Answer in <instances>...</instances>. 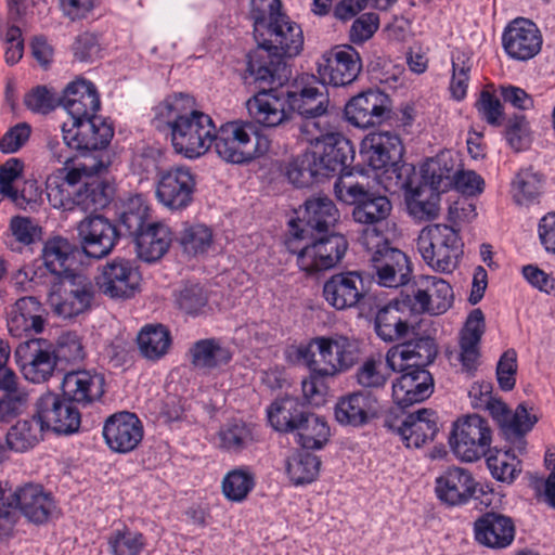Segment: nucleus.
<instances>
[{"label": "nucleus", "mask_w": 555, "mask_h": 555, "mask_svg": "<svg viewBox=\"0 0 555 555\" xmlns=\"http://www.w3.org/2000/svg\"><path fill=\"white\" fill-rule=\"evenodd\" d=\"M212 231L203 223L182 224L177 237L183 253L189 256H198L208 251L212 244Z\"/></svg>", "instance_id": "5fc2aeb1"}, {"label": "nucleus", "mask_w": 555, "mask_h": 555, "mask_svg": "<svg viewBox=\"0 0 555 555\" xmlns=\"http://www.w3.org/2000/svg\"><path fill=\"white\" fill-rule=\"evenodd\" d=\"M24 103L35 113L48 114L61 106V94L46 86H38L25 95Z\"/></svg>", "instance_id": "338daca9"}, {"label": "nucleus", "mask_w": 555, "mask_h": 555, "mask_svg": "<svg viewBox=\"0 0 555 555\" xmlns=\"http://www.w3.org/2000/svg\"><path fill=\"white\" fill-rule=\"evenodd\" d=\"M483 333V312L480 309H475L469 313L460 338V360L466 371L476 369L479 358L478 345Z\"/></svg>", "instance_id": "a18cd8bd"}, {"label": "nucleus", "mask_w": 555, "mask_h": 555, "mask_svg": "<svg viewBox=\"0 0 555 555\" xmlns=\"http://www.w3.org/2000/svg\"><path fill=\"white\" fill-rule=\"evenodd\" d=\"M107 543L112 555H141L145 550L146 539L141 532L124 529L114 531Z\"/></svg>", "instance_id": "052dcab7"}, {"label": "nucleus", "mask_w": 555, "mask_h": 555, "mask_svg": "<svg viewBox=\"0 0 555 555\" xmlns=\"http://www.w3.org/2000/svg\"><path fill=\"white\" fill-rule=\"evenodd\" d=\"M377 414V400L366 391L341 397L335 405V418L345 426L361 427Z\"/></svg>", "instance_id": "58836bf2"}, {"label": "nucleus", "mask_w": 555, "mask_h": 555, "mask_svg": "<svg viewBox=\"0 0 555 555\" xmlns=\"http://www.w3.org/2000/svg\"><path fill=\"white\" fill-rule=\"evenodd\" d=\"M312 347L320 349L325 360V367L320 370L323 376L333 377L349 370L358 361V351L346 337H317L312 339Z\"/></svg>", "instance_id": "c9c22d12"}, {"label": "nucleus", "mask_w": 555, "mask_h": 555, "mask_svg": "<svg viewBox=\"0 0 555 555\" xmlns=\"http://www.w3.org/2000/svg\"><path fill=\"white\" fill-rule=\"evenodd\" d=\"M103 436L112 451L128 453L141 442L143 427L135 414L124 411L113 414L106 420Z\"/></svg>", "instance_id": "c756f323"}, {"label": "nucleus", "mask_w": 555, "mask_h": 555, "mask_svg": "<svg viewBox=\"0 0 555 555\" xmlns=\"http://www.w3.org/2000/svg\"><path fill=\"white\" fill-rule=\"evenodd\" d=\"M391 100L378 89H369L351 98L345 106L346 119L359 128L380 125L390 118Z\"/></svg>", "instance_id": "412c9836"}, {"label": "nucleus", "mask_w": 555, "mask_h": 555, "mask_svg": "<svg viewBox=\"0 0 555 555\" xmlns=\"http://www.w3.org/2000/svg\"><path fill=\"white\" fill-rule=\"evenodd\" d=\"M270 425L280 433L293 434L295 442L306 450H321L330 440L326 420L310 411L298 398L276 399L267 410Z\"/></svg>", "instance_id": "f03ea898"}, {"label": "nucleus", "mask_w": 555, "mask_h": 555, "mask_svg": "<svg viewBox=\"0 0 555 555\" xmlns=\"http://www.w3.org/2000/svg\"><path fill=\"white\" fill-rule=\"evenodd\" d=\"M62 133L65 145L85 154L106 149L114 137V128L101 116L94 114L72 121L70 126L64 122Z\"/></svg>", "instance_id": "2eb2a0df"}, {"label": "nucleus", "mask_w": 555, "mask_h": 555, "mask_svg": "<svg viewBox=\"0 0 555 555\" xmlns=\"http://www.w3.org/2000/svg\"><path fill=\"white\" fill-rule=\"evenodd\" d=\"M297 214V219L289 221V232L299 242L314 233H327L339 219L338 209L327 196L308 198Z\"/></svg>", "instance_id": "f8f14e48"}, {"label": "nucleus", "mask_w": 555, "mask_h": 555, "mask_svg": "<svg viewBox=\"0 0 555 555\" xmlns=\"http://www.w3.org/2000/svg\"><path fill=\"white\" fill-rule=\"evenodd\" d=\"M486 408L498 423L504 439L512 443L519 453H524L526 450L525 436L538 422L537 416L529 414L525 403L518 404L512 412L503 401L492 397L488 399Z\"/></svg>", "instance_id": "a211bd4d"}, {"label": "nucleus", "mask_w": 555, "mask_h": 555, "mask_svg": "<svg viewBox=\"0 0 555 555\" xmlns=\"http://www.w3.org/2000/svg\"><path fill=\"white\" fill-rule=\"evenodd\" d=\"M15 359L25 378L36 384L48 380L57 367L53 345L42 338L21 343L15 349Z\"/></svg>", "instance_id": "6ab92c4d"}, {"label": "nucleus", "mask_w": 555, "mask_h": 555, "mask_svg": "<svg viewBox=\"0 0 555 555\" xmlns=\"http://www.w3.org/2000/svg\"><path fill=\"white\" fill-rule=\"evenodd\" d=\"M492 430L487 420L478 414L459 418L449 437L454 455L463 462H475L490 451Z\"/></svg>", "instance_id": "9d476101"}, {"label": "nucleus", "mask_w": 555, "mask_h": 555, "mask_svg": "<svg viewBox=\"0 0 555 555\" xmlns=\"http://www.w3.org/2000/svg\"><path fill=\"white\" fill-rule=\"evenodd\" d=\"M137 341L142 356L156 361L168 353L171 335L163 324H147L139 332Z\"/></svg>", "instance_id": "8fccbe9b"}, {"label": "nucleus", "mask_w": 555, "mask_h": 555, "mask_svg": "<svg viewBox=\"0 0 555 555\" xmlns=\"http://www.w3.org/2000/svg\"><path fill=\"white\" fill-rule=\"evenodd\" d=\"M36 408L37 416L47 429L63 435L78 431L81 414L66 396L47 392L38 399Z\"/></svg>", "instance_id": "5701e85b"}, {"label": "nucleus", "mask_w": 555, "mask_h": 555, "mask_svg": "<svg viewBox=\"0 0 555 555\" xmlns=\"http://www.w3.org/2000/svg\"><path fill=\"white\" fill-rule=\"evenodd\" d=\"M436 356L437 347L431 337H409L387 351L386 362L391 371L425 369L434 362Z\"/></svg>", "instance_id": "393cba45"}, {"label": "nucleus", "mask_w": 555, "mask_h": 555, "mask_svg": "<svg viewBox=\"0 0 555 555\" xmlns=\"http://www.w3.org/2000/svg\"><path fill=\"white\" fill-rule=\"evenodd\" d=\"M384 426L399 435L408 448H421L433 441L438 433L436 413L429 409H421L402 421L387 416Z\"/></svg>", "instance_id": "a878e982"}, {"label": "nucleus", "mask_w": 555, "mask_h": 555, "mask_svg": "<svg viewBox=\"0 0 555 555\" xmlns=\"http://www.w3.org/2000/svg\"><path fill=\"white\" fill-rule=\"evenodd\" d=\"M259 91L249 98L246 107L254 124H258L264 128H276L292 118L288 108L286 92H279L278 87L282 85H260Z\"/></svg>", "instance_id": "f3484780"}, {"label": "nucleus", "mask_w": 555, "mask_h": 555, "mask_svg": "<svg viewBox=\"0 0 555 555\" xmlns=\"http://www.w3.org/2000/svg\"><path fill=\"white\" fill-rule=\"evenodd\" d=\"M457 171L459 169L455 168V162L452 158L440 155L422 166L421 182L446 192L452 188L453 178H455Z\"/></svg>", "instance_id": "3c124183"}, {"label": "nucleus", "mask_w": 555, "mask_h": 555, "mask_svg": "<svg viewBox=\"0 0 555 555\" xmlns=\"http://www.w3.org/2000/svg\"><path fill=\"white\" fill-rule=\"evenodd\" d=\"M427 289L431 301V314L444 313L453 301V291L448 282L437 276H427Z\"/></svg>", "instance_id": "774afa93"}, {"label": "nucleus", "mask_w": 555, "mask_h": 555, "mask_svg": "<svg viewBox=\"0 0 555 555\" xmlns=\"http://www.w3.org/2000/svg\"><path fill=\"white\" fill-rule=\"evenodd\" d=\"M147 218L149 207L143 197L137 195L130 198L119 217L120 227L125 231L124 234L134 240L150 223Z\"/></svg>", "instance_id": "4d7b16f0"}, {"label": "nucleus", "mask_w": 555, "mask_h": 555, "mask_svg": "<svg viewBox=\"0 0 555 555\" xmlns=\"http://www.w3.org/2000/svg\"><path fill=\"white\" fill-rule=\"evenodd\" d=\"M542 176L531 169L520 170L513 181V196L518 205L533 202L542 190Z\"/></svg>", "instance_id": "bf43d9fd"}, {"label": "nucleus", "mask_w": 555, "mask_h": 555, "mask_svg": "<svg viewBox=\"0 0 555 555\" xmlns=\"http://www.w3.org/2000/svg\"><path fill=\"white\" fill-rule=\"evenodd\" d=\"M291 114L301 117H323L327 114L330 98L326 85L314 75H301L295 81L294 90L286 91Z\"/></svg>", "instance_id": "aec40b11"}, {"label": "nucleus", "mask_w": 555, "mask_h": 555, "mask_svg": "<svg viewBox=\"0 0 555 555\" xmlns=\"http://www.w3.org/2000/svg\"><path fill=\"white\" fill-rule=\"evenodd\" d=\"M255 487V476L248 467L242 466L229 472L222 481V492L233 502L243 501Z\"/></svg>", "instance_id": "13d9d810"}, {"label": "nucleus", "mask_w": 555, "mask_h": 555, "mask_svg": "<svg viewBox=\"0 0 555 555\" xmlns=\"http://www.w3.org/2000/svg\"><path fill=\"white\" fill-rule=\"evenodd\" d=\"M76 230L82 254L94 259L109 255L122 233L109 219L92 214L80 220Z\"/></svg>", "instance_id": "4468645a"}, {"label": "nucleus", "mask_w": 555, "mask_h": 555, "mask_svg": "<svg viewBox=\"0 0 555 555\" xmlns=\"http://www.w3.org/2000/svg\"><path fill=\"white\" fill-rule=\"evenodd\" d=\"M7 503H12V509L16 513L18 509L36 525L47 522L56 508L52 494L37 483H26L17 488Z\"/></svg>", "instance_id": "cd10ccee"}, {"label": "nucleus", "mask_w": 555, "mask_h": 555, "mask_svg": "<svg viewBox=\"0 0 555 555\" xmlns=\"http://www.w3.org/2000/svg\"><path fill=\"white\" fill-rule=\"evenodd\" d=\"M95 293L91 280L75 272L63 275L59 280L50 281L48 300L56 315L63 319H72L92 308Z\"/></svg>", "instance_id": "6e6552de"}, {"label": "nucleus", "mask_w": 555, "mask_h": 555, "mask_svg": "<svg viewBox=\"0 0 555 555\" xmlns=\"http://www.w3.org/2000/svg\"><path fill=\"white\" fill-rule=\"evenodd\" d=\"M478 487V482L468 469L452 466L437 477L435 490L441 502L456 506L466 504L472 498H477V492L485 493Z\"/></svg>", "instance_id": "bb28decb"}, {"label": "nucleus", "mask_w": 555, "mask_h": 555, "mask_svg": "<svg viewBox=\"0 0 555 555\" xmlns=\"http://www.w3.org/2000/svg\"><path fill=\"white\" fill-rule=\"evenodd\" d=\"M417 249L434 271L451 273L463 254V243L452 227L436 223L425 227L420 232Z\"/></svg>", "instance_id": "0eeeda50"}, {"label": "nucleus", "mask_w": 555, "mask_h": 555, "mask_svg": "<svg viewBox=\"0 0 555 555\" xmlns=\"http://www.w3.org/2000/svg\"><path fill=\"white\" fill-rule=\"evenodd\" d=\"M104 384L103 375L87 370H79L64 375L61 389L66 399L87 406L101 400L104 395Z\"/></svg>", "instance_id": "473e14b6"}, {"label": "nucleus", "mask_w": 555, "mask_h": 555, "mask_svg": "<svg viewBox=\"0 0 555 555\" xmlns=\"http://www.w3.org/2000/svg\"><path fill=\"white\" fill-rule=\"evenodd\" d=\"M364 247L372 253L371 261L379 285L399 287L410 281L412 268L409 258L400 249L390 246L384 236L373 240L371 247Z\"/></svg>", "instance_id": "ddd939ff"}, {"label": "nucleus", "mask_w": 555, "mask_h": 555, "mask_svg": "<svg viewBox=\"0 0 555 555\" xmlns=\"http://www.w3.org/2000/svg\"><path fill=\"white\" fill-rule=\"evenodd\" d=\"M190 356L192 365L204 372L227 365L232 359L231 350L216 338L197 340L192 345Z\"/></svg>", "instance_id": "de8ad7c7"}, {"label": "nucleus", "mask_w": 555, "mask_h": 555, "mask_svg": "<svg viewBox=\"0 0 555 555\" xmlns=\"http://www.w3.org/2000/svg\"><path fill=\"white\" fill-rule=\"evenodd\" d=\"M42 306L35 296L22 297L7 312V324L10 334L22 337L24 334H39L44 328L41 315Z\"/></svg>", "instance_id": "e433bc0d"}, {"label": "nucleus", "mask_w": 555, "mask_h": 555, "mask_svg": "<svg viewBox=\"0 0 555 555\" xmlns=\"http://www.w3.org/2000/svg\"><path fill=\"white\" fill-rule=\"evenodd\" d=\"M82 251L79 245L67 238L55 236L44 243L42 259L46 269L55 281L63 275L75 273L74 267L79 262Z\"/></svg>", "instance_id": "f704fd0d"}, {"label": "nucleus", "mask_w": 555, "mask_h": 555, "mask_svg": "<svg viewBox=\"0 0 555 555\" xmlns=\"http://www.w3.org/2000/svg\"><path fill=\"white\" fill-rule=\"evenodd\" d=\"M56 364L76 363L83 359L85 351L80 337L74 332L63 333L53 346Z\"/></svg>", "instance_id": "0e129e2a"}, {"label": "nucleus", "mask_w": 555, "mask_h": 555, "mask_svg": "<svg viewBox=\"0 0 555 555\" xmlns=\"http://www.w3.org/2000/svg\"><path fill=\"white\" fill-rule=\"evenodd\" d=\"M133 241L140 259L145 262H154L168 251L172 234L166 224L151 222Z\"/></svg>", "instance_id": "37998d69"}, {"label": "nucleus", "mask_w": 555, "mask_h": 555, "mask_svg": "<svg viewBox=\"0 0 555 555\" xmlns=\"http://www.w3.org/2000/svg\"><path fill=\"white\" fill-rule=\"evenodd\" d=\"M486 462L492 477L503 483H513L521 472V462L512 449H490Z\"/></svg>", "instance_id": "864d4df0"}, {"label": "nucleus", "mask_w": 555, "mask_h": 555, "mask_svg": "<svg viewBox=\"0 0 555 555\" xmlns=\"http://www.w3.org/2000/svg\"><path fill=\"white\" fill-rule=\"evenodd\" d=\"M114 194L113 185L98 175H92L80 185V189L73 196V210L96 211L105 208L112 201Z\"/></svg>", "instance_id": "c03bdc74"}, {"label": "nucleus", "mask_w": 555, "mask_h": 555, "mask_svg": "<svg viewBox=\"0 0 555 555\" xmlns=\"http://www.w3.org/2000/svg\"><path fill=\"white\" fill-rule=\"evenodd\" d=\"M334 191L340 202L353 206V220L366 225L360 238L363 246L371 247L373 240L383 237V227L392 210L386 195L366 190L359 183H347L341 178L336 181Z\"/></svg>", "instance_id": "7ed1b4c3"}, {"label": "nucleus", "mask_w": 555, "mask_h": 555, "mask_svg": "<svg viewBox=\"0 0 555 555\" xmlns=\"http://www.w3.org/2000/svg\"><path fill=\"white\" fill-rule=\"evenodd\" d=\"M321 461L309 452H296L286 461V473L291 481L296 485L312 482L319 475Z\"/></svg>", "instance_id": "6e6d98bb"}, {"label": "nucleus", "mask_w": 555, "mask_h": 555, "mask_svg": "<svg viewBox=\"0 0 555 555\" xmlns=\"http://www.w3.org/2000/svg\"><path fill=\"white\" fill-rule=\"evenodd\" d=\"M402 308L400 300L395 299L377 310L374 328L384 341H400L414 335V327L410 325Z\"/></svg>", "instance_id": "a19ab883"}, {"label": "nucleus", "mask_w": 555, "mask_h": 555, "mask_svg": "<svg viewBox=\"0 0 555 555\" xmlns=\"http://www.w3.org/2000/svg\"><path fill=\"white\" fill-rule=\"evenodd\" d=\"M176 304L185 314L198 317L208 306V294L199 284H185L176 294Z\"/></svg>", "instance_id": "680f3d73"}, {"label": "nucleus", "mask_w": 555, "mask_h": 555, "mask_svg": "<svg viewBox=\"0 0 555 555\" xmlns=\"http://www.w3.org/2000/svg\"><path fill=\"white\" fill-rule=\"evenodd\" d=\"M164 108L176 152L188 158L205 154L214 140L215 124L211 117L196 109L182 114L179 100L166 102Z\"/></svg>", "instance_id": "39448f33"}, {"label": "nucleus", "mask_w": 555, "mask_h": 555, "mask_svg": "<svg viewBox=\"0 0 555 555\" xmlns=\"http://www.w3.org/2000/svg\"><path fill=\"white\" fill-rule=\"evenodd\" d=\"M322 154H318L324 178L334 175L350 176V165L354 158L351 142L339 133L326 135Z\"/></svg>", "instance_id": "ea45409f"}, {"label": "nucleus", "mask_w": 555, "mask_h": 555, "mask_svg": "<svg viewBox=\"0 0 555 555\" xmlns=\"http://www.w3.org/2000/svg\"><path fill=\"white\" fill-rule=\"evenodd\" d=\"M214 149L225 163L244 165L269 151V140L260 135L253 121L234 120L215 127Z\"/></svg>", "instance_id": "423d86ee"}, {"label": "nucleus", "mask_w": 555, "mask_h": 555, "mask_svg": "<svg viewBox=\"0 0 555 555\" xmlns=\"http://www.w3.org/2000/svg\"><path fill=\"white\" fill-rule=\"evenodd\" d=\"M354 379L364 389L378 390L387 384L388 375L383 372L382 362L367 359L357 369Z\"/></svg>", "instance_id": "69168bd1"}, {"label": "nucleus", "mask_w": 555, "mask_h": 555, "mask_svg": "<svg viewBox=\"0 0 555 555\" xmlns=\"http://www.w3.org/2000/svg\"><path fill=\"white\" fill-rule=\"evenodd\" d=\"M109 165L108 160L103 158L95 160L91 165L83 164L72 169L61 168L48 176L46 181V191L49 203L57 209L64 211L73 210V196L80 189L85 180L92 175H99Z\"/></svg>", "instance_id": "9b49d317"}, {"label": "nucleus", "mask_w": 555, "mask_h": 555, "mask_svg": "<svg viewBox=\"0 0 555 555\" xmlns=\"http://www.w3.org/2000/svg\"><path fill=\"white\" fill-rule=\"evenodd\" d=\"M195 177L184 166L172 167L158 172L156 197L171 210L185 209L193 201Z\"/></svg>", "instance_id": "4be33fe9"}, {"label": "nucleus", "mask_w": 555, "mask_h": 555, "mask_svg": "<svg viewBox=\"0 0 555 555\" xmlns=\"http://www.w3.org/2000/svg\"><path fill=\"white\" fill-rule=\"evenodd\" d=\"M476 540L491 548H505L515 538V525L511 517L487 512L474 524Z\"/></svg>", "instance_id": "4c0bfd02"}, {"label": "nucleus", "mask_w": 555, "mask_h": 555, "mask_svg": "<svg viewBox=\"0 0 555 555\" xmlns=\"http://www.w3.org/2000/svg\"><path fill=\"white\" fill-rule=\"evenodd\" d=\"M47 429L37 416L31 420L17 422L7 434V443L11 450L25 452L35 447L42 438L43 430Z\"/></svg>", "instance_id": "603ef678"}, {"label": "nucleus", "mask_w": 555, "mask_h": 555, "mask_svg": "<svg viewBox=\"0 0 555 555\" xmlns=\"http://www.w3.org/2000/svg\"><path fill=\"white\" fill-rule=\"evenodd\" d=\"M472 69V60L468 54L456 51L452 56V78L450 92L452 98L461 101L465 98Z\"/></svg>", "instance_id": "e2e57ef3"}, {"label": "nucleus", "mask_w": 555, "mask_h": 555, "mask_svg": "<svg viewBox=\"0 0 555 555\" xmlns=\"http://www.w3.org/2000/svg\"><path fill=\"white\" fill-rule=\"evenodd\" d=\"M61 106L68 113L72 122L96 114L101 102L96 88L92 82L85 79H76L63 90Z\"/></svg>", "instance_id": "72a5a7b5"}, {"label": "nucleus", "mask_w": 555, "mask_h": 555, "mask_svg": "<svg viewBox=\"0 0 555 555\" xmlns=\"http://www.w3.org/2000/svg\"><path fill=\"white\" fill-rule=\"evenodd\" d=\"M257 48L248 54V83L284 85L291 77L287 60L300 53L302 30L282 12L281 0H251Z\"/></svg>", "instance_id": "f257e3e1"}, {"label": "nucleus", "mask_w": 555, "mask_h": 555, "mask_svg": "<svg viewBox=\"0 0 555 555\" xmlns=\"http://www.w3.org/2000/svg\"><path fill=\"white\" fill-rule=\"evenodd\" d=\"M502 41L511 57L528 61L540 52L542 36L533 22L519 17L507 25Z\"/></svg>", "instance_id": "c85d7f7f"}, {"label": "nucleus", "mask_w": 555, "mask_h": 555, "mask_svg": "<svg viewBox=\"0 0 555 555\" xmlns=\"http://www.w3.org/2000/svg\"><path fill=\"white\" fill-rule=\"evenodd\" d=\"M399 372L400 377L392 383V397L400 408L405 409L430 397L434 379L426 369L411 367Z\"/></svg>", "instance_id": "2f4dec72"}, {"label": "nucleus", "mask_w": 555, "mask_h": 555, "mask_svg": "<svg viewBox=\"0 0 555 555\" xmlns=\"http://www.w3.org/2000/svg\"><path fill=\"white\" fill-rule=\"evenodd\" d=\"M217 437L218 448L232 455L250 449L257 441L254 425L242 420H233L223 424Z\"/></svg>", "instance_id": "49530a36"}, {"label": "nucleus", "mask_w": 555, "mask_h": 555, "mask_svg": "<svg viewBox=\"0 0 555 555\" xmlns=\"http://www.w3.org/2000/svg\"><path fill=\"white\" fill-rule=\"evenodd\" d=\"M362 69L359 52L351 46L326 51L317 62L318 78L325 85L343 87L353 82Z\"/></svg>", "instance_id": "dca6fc26"}, {"label": "nucleus", "mask_w": 555, "mask_h": 555, "mask_svg": "<svg viewBox=\"0 0 555 555\" xmlns=\"http://www.w3.org/2000/svg\"><path fill=\"white\" fill-rule=\"evenodd\" d=\"M417 175L412 177L411 186L398 188L406 191V204L410 215L420 221L435 219L439 212L441 191L420 181L415 185Z\"/></svg>", "instance_id": "79ce46f5"}, {"label": "nucleus", "mask_w": 555, "mask_h": 555, "mask_svg": "<svg viewBox=\"0 0 555 555\" xmlns=\"http://www.w3.org/2000/svg\"><path fill=\"white\" fill-rule=\"evenodd\" d=\"M304 241L307 242L299 248L293 247L297 242L294 237L286 244L289 251L297 254L299 269L307 273L336 267L348 249L346 237L339 233H314L313 236H306Z\"/></svg>", "instance_id": "1a4fd4ad"}, {"label": "nucleus", "mask_w": 555, "mask_h": 555, "mask_svg": "<svg viewBox=\"0 0 555 555\" xmlns=\"http://www.w3.org/2000/svg\"><path fill=\"white\" fill-rule=\"evenodd\" d=\"M315 152L307 151L293 157L285 166L288 181L296 188H308L324 179Z\"/></svg>", "instance_id": "09e8293b"}, {"label": "nucleus", "mask_w": 555, "mask_h": 555, "mask_svg": "<svg viewBox=\"0 0 555 555\" xmlns=\"http://www.w3.org/2000/svg\"><path fill=\"white\" fill-rule=\"evenodd\" d=\"M140 281V272L132 261L115 258L103 266L96 285L112 299H129L139 291Z\"/></svg>", "instance_id": "b1692460"}, {"label": "nucleus", "mask_w": 555, "mask_h": 555, "mask_svg": "<svg viewBox=\"0 0 555 555\" xmlns=\"http://www.w3.org/2000/svg\"><path fill=\"white\" fill-rule=\"evenodd\" d=\"M365 293L363 278L358 271L336 273L323 285L324 299L337 310L356 307Z\"/></svg>", "instance_id": "7c9ffc66"}, {"label": "nucleus", "mask_w": 555, "mask_h": 555, "mask_svg": "<svg viewBox=\"0 0 555 555\" xmlns=\"http://www.w3.org/2000/svg\"><path fill=\"white\" fill-rule=\"evenodd\" d=\"M404 147L401 138L390 131L373 132L365 137L360 154L373 170H382L395 188L411 186L415 167L402 160Z\"/></svg>", "instance_id": "20e7f679"}]
</instances>
